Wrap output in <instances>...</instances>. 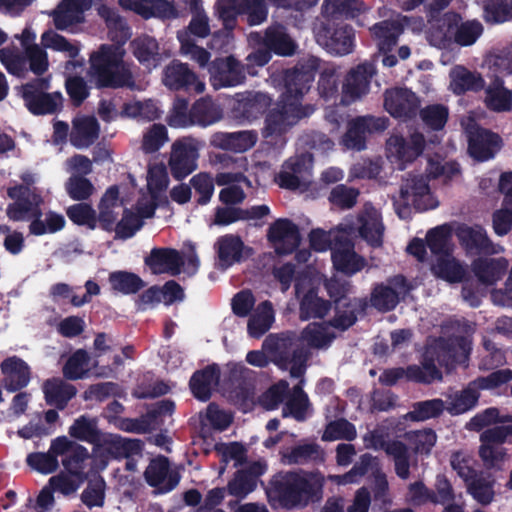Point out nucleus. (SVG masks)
Masks as SVG:
<instances>
[{
	"instance_id": "1",
	"label": "nucleus",
	"mask_w": 512,
	"mask_h": 512,
	"mask_svg": "<svg viewBox=\"0 0 512 512\" xmlns=\"http://www.w3.org/2000/svg\"><path fill=\"white\" fill-rule=\"evenodd\" d=\"M97 14L103 19L113 44H102L90 55L88 76L97 89H130L136 87L131 67L124 61L123 46L132 36L131 27L115 8L100 4Z\"/></svg>"
},
{
	"instance_id": "2",
	"label": "nucleus",
	"mask_w": 512,
	"mask_h": 512,
	"mask_svg": "<svg viewBox=\"0 0 512 512\" xmlns=\"http://www.w3.org/2000/svg\"><path fill=\"white\" fill-rule=\"evenodd\" d=\"M325 477L318 470H281L267 485L261 481L268 502L286 510L303 509L318 504L324 496Z\"/></svg>"
},
{
	"instance_id": "3",
	"label": "nucleus",
	"mask_w": 512,
	"mask_h": 512,
	"mask_svg": "<svg viewBox=\"0 0 512 512\" xmlns=\"http://www.w3.org/2000/svg\"><path fill=\"white\" fill-rule=\"evenodd\" d=\"M449 4V0H435L429 5L427 12L428 38L436 46H446L454 41L460 46L473 45L483 33V25L478 20L462 22L459 13L441 11Z\"/></svg>"
},
{
	"instance_id": "4",
	"label": "nucleus",
	"mask_w": 512,
	"mask_h": 512,
	"mask_svg": "<svg viewBox=\"0 0 512 512\" xmlns=\"http://www.w3.org/2000/svg\"><path fill=\"white\" fill-rule=\"evenodd\" d=\"M512 380V370H497L469 382L463 389L449 393L444 400L446 411L459 416L473 410L479 402L480 390L498 388Z\"/></svg>"
},
{
	"instance_id": "5",
	"label": "nucleus",
	"mask_w": 512,
	"mask_h": 512,
	"mask_svg": "<svg viewBox=\"0 0 512 512\" xmlns=\"http://www.w3.org/2000/svg\"><path fill=\"white\" fill-rule=\"evenodd\" d=\"M315 111L311 104L297 105L281 98L275 108L265 117L262 136L269 144L276 145L287 131V127L309 117Z\"/></svg>"
},
{
	"instance_id": "6",
	"label": "nucleus",
	"mask_w": 512,
	"mask_h": 512,
	"mask_svg": "<svg viewBox=\"0 0 512 512\" xmlns=\"http://www.w3.org/2000/svg\"><path fill=\"white\" fill-rule=\"evenodd\" d=\"M321 60L310 56L299 60L292 68L285 69L282 73L284 92L282 99L297 105H303L302 99L309 92L320 70Z\"/></svg>"
},
{
	"instance_id": "7",
	"label": "nucleus",
	"mask_w": 512,
	"mask_h": 512,
	"mask_svg": "<svg viewBox=\"0 0 512 512\" xmlns=\"http://www.w3.org/2000/svg\"><path fill=\"white\" fill-rule=\"evenodd\" d=\"M316 41L330 54L344 56L354 49L355 31L345 21L323 19L314 28Z\"/></svg>"
},
{
	"instance_id": "8",
	"label": "nucleus",
	"mask_w": 512,
	"mask_h": 512,
	"mask_svg": "<svg viewBox=\"0 0 512 512\" xmlns=\"http://www.w3.org/2000/svg\"><path fill=\"white\" fill-rule=\"evenodd\" d=\"M49 88L50 79L46 77L34 78L21 86V97L33 115L53 114L62 105L61 93H47Z\"/></svg>"
},
{
	"instance_id": "9",
	"label": "nucleus",
	"mask_w": 512,
	"mask_h": 512,
	"mask_svg": "<svg viewBox=\"0 0 512 512\" xmlns=\"http://www.w3.org/2000/svg\"><path fill=\"white\" fill-rule=\"evenodd\" d=\"M52 451L62 457V465L70 475L80 480L86 476V461L90 457L87 448L60 436L52 440Z\"/></svg>"
},
{
	"instance_id": "10",
	"label": "nucleus",
	"mask_w": 512,
	"mask_h": 512,
	"mask_svg": "<svg viewBox=\"0 0 512 512\" xmlns=\"http://www.w3.org/2000/svg\"><path fill=\"white\" fill-rule=\"evenodd\" d=\"M376 73L375 64L369 61L351 68L342 84L341 102L350 104L366 95L370 90L371 79Z\"/></svg>"
},
{
	"instance_id": "11",
	"label": "nucleus",
	"mask_w": 512,
	"mask_h": 512,
	"mask_svg": "<svg viewBox=\"0 0 512 512\" xmlns=\"http://www.w3.org/2000/svg\"><path fill=\"white\" fill-rule=\"evenodd\" d=\"M210 83L215 89L234 87L246 79L244 67L233 55L216 57L208 67Z\"/></svg>"
},
{
	"instance_id": "12",
	"label": "nucleus",
	"mask_w": 512,
	"mask_h": 512,
	"mask_svg": "<svg viewBox=\"0 0 512 512\" xmlns=\"http://www.w3.org/2000/svg\"><path fill=\"white\" fill-rule=\"evenodd\" d=\"M332 248L331 259L334 268L347 276L355 275L366 265V259L355 252V244L350 234L346 231L343 237L336 238Z\"/></svg>"
},
{
	"instance_id": "13",
	"label": "nucleus",
	"mask_w": 512,
	"mask_h": 512,
	"mask_svg": "<svg viewBox=\"0 0 512 512\" xmlns=\"http://www.w3.org/2000/svg\"><path fill=\"white\" fill-rule=\"evenodd\" d=\"M163 83L170 90L202 93L205 84L201 82L188 64L172 60L164 69Z\"/></svg>"
},
{
	"instance_id": "14",
	"label": "nucleus",
	"mask_w": 512,
	"mask_h": 512,
	"mask_svg": "<svg viewBox=\"0 0 512 512\" xmlns=\"http://www.w3.org/2000/svg\"><path fill=\"white\" fill-rule=\"evenodd\" d=\"M424 148L425 139L420 133L412 134L409 140L401 135H392L386 142L388 157L395 159L400 170H404L406 163L413 162L420 156Z\"/></svg>"
},
{
	"instance_id": "15",
	"label": "nucleus",
	"mask_w": 512,
	"mask_h": 512,
	"mask_svg": "<svg viewBox=\"0 0 512 512\" xmlns=\"http://www.w3.org/2000/svg\"><path fill=\"white\" fill-rule=\"evenodd\" d=\"M144 478L158 493L165 494L176 488L181 477L178 471L170 468L169 459L160 455L149 462L144 471Z\"/></svg>"
},
{
	"instance_id": "16",
	"label": "nucleus",
	"mask_w": 512,
	"mask_h": 512,
	"mask_svg": "<svg viewBox=\"0 0 512 512\" xmlns=\"http://www.w3.org/2000/svg\"><path fill=\"white\" fill-rule=\"evenodd\" d=\"M198 149L190 139L177 140L172 145L169 167L176 180H182L197 168Z\"/></svg>"
},
{
	"instance_id": "17",
	"label": "nucleus",
	"mask_w": 512,
	"mask_h": 512,
	"mask_svg": "<svg viewBox=\"0 0 512 512\" xmlns=\"http://www.w3.org/2000/svg\"><path fill=\"white\" fill-rule=\"evenodd\" d=\"M385 128L386 123L382 118L358 116L348 122L342 142L348 149L362 151L366 149V135L375 131H383Z\"/></svg>"
},
{
	"instance_id": "18",
	"label": "nucleus",
	"mask_w": 512,
	"mask_h": 512,
	"mask_svg": "<svg viewBox=\"0 0 512 512\" xmlns=\"http://www.w3.org/2000/svg\"><path fill=\"white\" fill-rule=\"evenodd\" d=\"M267 470L266 463L252 462L248 467L238 469L227 483V493L241 500L252 493L258 484L259 478Z\"/></svg>"
},
{
	"instance_id": "19",
	"label": "nucleus",
	"mask_w": 512,
	"mask_h": 512,
	"mask_svg": "<svg viewBox=\"0 0 512 512\" xmlns=\"http://www.w3.org/2000/svg\"><path fill=\"white\" fill-rule=\"evenodd\" d=\"M401 199H411L412 206L418 212L435 209L438 201L430 191L427 180L421 175L410 176L401 185Z\"/></svg>"
},
{
	"instance_id": "20",
	"label": "nucleus",
	"mask_w": 512,
	"mask_h": 512,
	"mask_svg": "<svg viewBox=\"0 0 512 512\" xmlns=\"http://www.w3.org/2000/svg\"><path fill=\"white\" fill-rule=\"evenodd\" d=\"M267 238L276 245L278 254L293 253L301 241L298 226L287 218H280L273 222L268 229Z\"/></svg>"
},
{
	"instance_id": "21",
	"label": "nucleus",
	"mask_w": 512,
	"mask_h": 512,
	"mask_svg": "<svg viewBox=\"0 0 512 512\" xmlns=\"http://www.w3.org/2000/svg\"><path fill=\"white\" fill-rule=\"evenodd\" d=\"M384 107L395 118L411 119L419 110L420 100L408 88H395L385 92Z\"/></svg>"
},
{
	"instance_id": "22",
	"label": "nucleus",
	"mask_w": 512,
	"mask_h": 512,
	"mask_svg": "<svg viewBox=\"0 0 512 512\" xmlns=\"http://www.w3.org/2000/svg\"><path fill=\"white\" fill-rule=\"evenodd\" d=\"M501 147V137L488 129L477 127L469 133V155L479 162L488 161L494 158Z\"/></svg>"
},
{
	"instance_id": "23",
	"label": "nucleus",
	"mask_w": 512,
	"mask_h": 512,
	"mask_svg": "<svg viewBox=\"0 0 512 512\" xmlns=\"http://www.w3.org/2000/svg\"><path fill=\"white\" fill-rule=\"evenodd\" d=\"M333 305L334 316L327 324L339 331H346L358 320V315L364 314L368 307L366 298H344L335 301Z\"/></svg>"
},
{
	"instance_id": "24",
	"label": "nucleus",
	"mask_w": 512,
	"mask_h": 512,
	"mask_svg": "<svg viewBox=\"0 0 512 512\" xmlns=\"http://www.w3.org/2000/svg\"><path fill=\"white\" fill-rule=\"evenodd\" d=\"M0 370L3 375L1 384L10 393L24 389L31 380L29 365L16 355L5 358L0 364Z\"/></svg>"
},
{
	"instance_id": "25",
	"label": "nucleus",
	"mask_w": 512,
	"mask_h": 512,
	"mask_svg": "<svg viewBox=\"0 0 512 512\" xmlns=\"http://www.w3.org/2000/svg\"><path fill=\"white\" fill-rule=\"evenodd\" d=\"M92 6V0H61L52 12L54 26L57 30L84 22V12Z\"/></svg>"
},
{
	"instance_id": "26",
	"label": "nucleus",
	"mask_w": 512,
	"mask_h": 512,
	"mask_svg": "<svg viewBox=\"0 0 512 512\" xmlns=\"http://www.w3.org/2000/svg\"><path fill=\"white\" fill-rule=\"evenodd\" d=\"M144 262L154 274L169 273L173 276L180 274L185 264L180 252L174 248H153Z\"/></svg>"
},
{
	"instance_id": "27",
	"label": "nucleus",
	"mask_w": 512,
	"mask_h": 512,
	"mask_svg": "<svg viewBox=\"0 0 512 512\" xmlns=\"http://www.w3.org/2000/svg\"><path fill=\"white\" fill-rule=\"evenodd\" d=\"M408 372L411 382L431 384L434 381H441L443 375L438 368V356L435 346L426 347L421 355L420 365H408Z\"/></svg>"
},
{
	"instance_id": "28",
	"label": "nucleus",
	"mask_w": 512,
	"mask_h": 512,
	"mask_svg": "<svg viewBox=\"0 0 512 512\" xmlns=\"http://www.w3.org/2000/svg\"><path fill=\"white\" fill-rule=\"evenodd\" d=\"M220 376V367L216 363L195 371L189 381V387L193 396L197 400L208 401L212 395V387L219 384Z\"/></svg>"
},
{
	"instance_id": "29",
	"label": "nucleus",
	"mask_w": 512,
	"mask_h": 512,
	"mask_svg": "<svg viewBox=\"0 0 512 512\" xmlns=\"http://www.w3.org/2000/svg\"><path fill=\"white\" fill-rule=\"evenodd\" d=\"M261 44L279 56H292L298 47L287 32V28L279 23L272 24L265 29Z\"/></svg>"
},
{
	"instance_id": "30",
	"label": "nucleus",
	"mask_w": 512,
	"mask_h": 512,
	"mask_svg": "<svg viewBox=\"0 0 512 512\" xmlns=\"http://www.w3.org/2000/svg\"><path fill=\"white\" fill-rule=\"evenodd\" d=\"M272 99L264 93H248L237 99L234 107V116L242 121L251 122L263 115L271 105Z\"/></svg>"
},
{
	"instance_id": "31",
	"label": "nucleus",
	"mask_w": 512,
	"mask_h": 512,
	"mask_svg": "<svg viewBox=\"0 0 512 512\" xmlns=\"http://www.w3.org/2000/svg\"><path fill=\"white\" fill-rule=\"evenodd\" d=\"M130 48L133 56L145 68L151 70L161 64L159 43L154 37L146 34L137 36L130 42Z\"/></svg>"
},
{
	"instance_id": "32",
	"label": "nucleus",
	"mask_w": 512,
	"mask_h": 512,
	"mask_svg": "<svg viewBox=\"0 0 512 512\" xmlns=\"http://www.w3.org/2000/svg\"><path fill=\"white\" fill-rule=\"evenodd\" d=\"M215 248L219 266L222 269H227L235 263H240L244 259L243 250L245 245L238 235L226 234L220 236L215 243Z\"/></svg>"
},
{
	"instance_id": "33",
	"label": "nucleus",
	"mask_w": 512,
	"mask_h": 512,
	"mask_svg": "<svg viewBox=\"0 0 512 512\" xmlns=\"http://www.w3.org/2000/svg\"><path fill=\"white\" fill-rule=\"evenodd\" d=\"M404 27L397 20H383L375 23L370 28L372 38L382 53H389L396 46Z\"/></svg>"
},
{
	"instance_id": "34",
	"label": "nucleus",
	"mask_w": 512,
	"mask_h": 512,
	"mask_svg": "<svg viewBox=\"0 0 512 512\" xmlns=\"http://www.w3.org/2000/svg\"><path fill=\"white\" fill-rule=\"evenodd\" d=\"M457 237L468 251H475L477 253L492 252V241L489 239L486 230L482 226L476 225L472 227L464 225L459 227Z\"/></svg>"
},
{
	"instance_id": "35",
	"label": "nucleus",
	"mask_w": 512,
	"mask_h": 512,
	"mask_svg": "<svg viewBox=\"0 0 512 512\" xmlns=\"http://www.w3.org/2000/svg\"><path fill=\"white\" fill-rule=\"evenodd\" d=\"M43 392L48 405H54L58 409H64L68 402L76 396L77 389L72 384L57 378H52L44 382Z\"/></svg>"
},
{
	"instance_id": "36",
	"label": "nucleus",
	"mask_w": 512,
	"mask_h": 512,
	"mask_svg": "<svg viewBox=\"0 0 512 512\" xmlns=\"http://www.w3.org/2000/svg\"><path fill=\"white\" fill-rule=\"evenodd\" d=\"M505 259L479 258L474 260L472 269L478 280L485 285H493L500 280L507 270Z\"/></svg>"
},
{
	"instance_id": "37",
	"label": "nucleus",
	"mask_w": 512,
	"mask_h": 512,
	"mask_svg": "<svg viewBox=\"0 0 512 512\" xmlns=\"http://www.w3.org/2000/svg\"><path fill=\"white\" fill-rule=\"evenodd\" d=\"M105 451L115 459H129L141 455L144 443L140 439L125 438L120 435H110L104 441Z\"/></svg>"
},
{
	"instance_id": "38",
	"label": "nucleus",
	"mask_w": 512,
	"mask_h": 512,
	"mask_svg": "<svg viewBox=\"0 0 512 512\" xmlns=\"http://www.w3.org/2000/svg\"><path fill=\"white\" fill-rule=\"evenodd\" d=\"M485 105L495 112L509 111L512 107V92L505 88L501 77L495 76L485 89Z\"/></svg>"
},
{
	"instance_id": "39",
	"label": "nucleus",
	"mask_w": 512,
	"mask_h": 512,
	"mask_svg": "<svg viewBox=\"0 0 512 512\" xmlns=\"http://www.w3.org/2000/svg\"><path fill=\"white\" fill-rule=\"evenodd\" d=\"M362 5L361 0H325L322 5V13L324 19L344 21L358 17L362 11Z\"/></svg>"
},
{
	"instance_id": "40",
	"label": "nucleus",
	"mask_w": 512,
	"mask_h": 512,
	"mask_svg": "<svg viewBox=\"0 0 512 512\" xmlns=\"http://www.w3.org/2000/svg\"><path fill=\"white\" fill-rule=\"evenodd\" d=\"M100 126L96 118L83 117L74 122L70 141L76 148H87L99 137Z\"/></svg>"
},
{
	"instance_id": "41",
	"label": "nucleus",
	"mask_w": 512,
	"mask_h": 512,
	"mask_svg": "<svg viewBox=\"0 0 512 512\" xmlns=\"http://www.w3.org/2000/svg\"><path fill=\"white\" fill-rule=\"evenodd\" d=\"M332 308L329 300L318 296L315 288H310L302 297L299 306L301 320L323 319Z\"/></svg>"
},
{
	"instance_id": "42",
	"label": "nucleus",
	"mask_w": 512,
	"mask_h": 512,
	"mask_svg": "<svg viewBox=\"0 0 512 512\" xmlns=\"http://www.w3.org/2000/svg\"><path fill=\"white\" fill-rule=\"evenodd\" d=\"M454 93L461 95L467 91L479 92L485 87V80L478 72L464 66H456L450 73Z\"/></svg>"
},
{
	"instance_id": "43",
	"label": "nucleus",
	"mask_w": 512,
	"mask_h": 512,
	"mask_svg": "<svg viewBox=\"0 0 512 512\" xmlns=\"http://www.w3.org/2000/svg\"><path fill=\"white\" fill-rule=\"evenodd\" d=\"M274 321V309L269 300L258 304L254 313L250 314L247 330L253 338L262 337L271 327Z\"/></svg>"
},
{
	"instance_id": "44",
	"label": "nucleus",
	"mask_w": 512,
	"mask_h": 512,
	"mask_svg": "<svg viewBox=\"0 0 512 512\" xmlns=\"http://www.w3.org/2000/svg\"><path fill=\"white\" fill-rule=\"evenodd\" d=\"M41 197L32 194L29 197L9 203L6 208L7 217L15 222L33 220L40 214Z\"/></svg>"
},
{
	"instance_id": "45",
	"label": "nucleus",
	"mask_w": 512,
	"mask_h": 512,
	"mask_svg": "<svg viewBox=\"0 0 512 512\" xmlns=\"http://www.w3.org/2000/svg\"><path fill=\"white\" fill-rule=\"evenodd\" d=\"M41 197L32 194L29 197L9 203L6 208L7 217L15 222L33 220L40 214Z\"/></svg>"
},
{
	"instance_id": "46",
	"label": "nucleus",
	"mask_w": 512,
	"mask_h": 512,
	"mask_svg": "<svg viewBox=\"0 0 512 512\" xmlns=\"http://www.w3.org/2000/svg\"><path fill=\"white\" fill-rule=\"evenodd\" d=\"M385 453L393 459L396 475L406 480L410 476V452L408 446L399 440H389L382 444Z\"/></svg>"
},
{
	"instance_id": "47",
	"label": "nucleus",
	"mask_w": 512,
	"mask_h": 512,
	"mask_svg": "<svg viewBox=\"0 0 512 512\" xmlns=\"http://www.w3.org/2000/svg\"><path fill=\"white\" fill-rule=\"evenodd\" d=\"M284 462L289 465H304L310 462L321 463L324 453L320 445L312 443L299 444L292 447L283 455Z\"/></svg>"
},
{
	"instance_id": "48",
	"label": "nucleus",
	"mask_w": 512,
	"mask_h": 512,
	"mask_svg": "<svg viewBox=\"0 0 512 512\" xmlns=\"http://www.w3.org/2000/svg\"><path fill=\"white\" fill-rule=\"evenodd\" d=\"M360 236L372 247H380L383 244L384 225L379 214L367 212L359 217Z\"/></svg>"
},
{
	"instance_id": "49",
	"label": "nucleus",
	"mask_w": 512,
	"mask_h": 512,
	"mask_svg": "<svg viewBox=\"0 0 512 512\" xmlns=\"http://www.w3.org/2000/svg\"><path fill=\"white\" fill-rule=\"evenodd\" d=\"M108 282L112 291L123 295L136 294L146 285L139 275L125 270L111 272L108 276Z\"/></svg>"
},
{
	"instance_id": "50",
	"label": "nucleus",
	"mask_w": 512,
	"mask_h": 512,
	"mask_svg": "<svg viewBox=\"0 0 512 512\" xmlns=\"http://www.w3.org/2000/svg\"><path fill=\"white\" fill-rule=\"evenodd\" d=\"M292 338L281 335H269L263 342L264 350L271 356L274 364L284 367L289 364V355L292 352Z\"/></svg>"
},
{
	"instance_id": "51",
	"label": "nucleus",
	"mask_w": 512,
	"mask_h": 512,
	"mask_svg": "<svg viewBox=\"0 0 512 512\" xmlns=\"http://www.w3.org/2000/svg\"><path fill=\"white\" fill-rule=\"evenodd\" d=\"M451 239L452 229L448 224L430 229L425 238L427 247L437 257L452 254Z\"/></svg>"
},
{
	"instance_id": "52",
	"label": "nucleus",
	"mask_w": 512,
	"mask_h": 512,
	"mask_svg": "<svg viewBox=\"0 0 512 512\" xmlns=\"http://www.w3.org/2000/svg\"><path fill=\"white\" fill-rule=\"evenodd\" d=\"M41 40L46 48L67 53L68 57L71 58V60L66 62L65 68L67 70L71 67L76 68L77 66L82 65V63L75 60L80 51L79 47L69 42L63 35L52 31H46L42 34Z\"/></svg>"
},
{
	"instance_id": "53",
	"label": "nucleus",
	"mask_w": 512,
	"mask_h": 512,
	"mask_svg": "<svg viewBox=\"0 0 512 512\" xmlns=\"http://www.w3.org/2000/svg\"><path fill=\"white\" fill-rule=\"evenodd\" d=\"M432 271L438 278L449 283L462 282L466 275L465 268L452 257V254L437 257L436 262L432 265Z\"/></svg>"
},
{
	"instance_id": "54",
	"label": "nucleus",
	"mask_w": 512,
	"mask_h": 512,
	"mask_svg": "<svg viewBox=\"0 0 512 512\" xmlns=\"http://www.w3.org/2000/svg\"><path fill=\"white\" fill-rule=\"evenodd\" d=\"M318 92L326 101L339 96L340 72L334 64L320 65Z\"/></svg>"
},
{
	"instance_id": "55",
	"label": "nucleus",
	"mask_w": 512,
	"mask_h": 512,
	"mask_svg": "<svg viewBox=\"0 0 512 512\" xmlns=\"http://www.w3.org/2000/svg\"><path fill=\"white\" fill-rule=\"evenodd\" d=\"M42 215L41 210L40 214L30 222L28 228L31 235L42 236L45 234H54L65 227L66 220L62 214L50 210L45 213L44 220H42Z\"/></svg>"
},
{
	"instance_id": "56",
	"label": "nucleus",
	"mask_w": 512,
	"mask_h": 512,
	"mask_svg": "<svg viewBox=\"0 0 512 512\" xmlns=\"http://www.w3.org/2000/svg\"><path fill=\"white\" fill-rule=\"evenodd\" d=\"M190 116L192 118V126L207 127L221 118V114L217 106L212 100L200 98L196 100L190 107Z\"/></svg>"
},
{
	"instance_id": "57",
	"label": "nucleus",
	"mask_w": 512,
	"mask_h": 512,
	"mask_svg": "<svg viewBox=\"0 0 512 512\" xmlns=\"http://www.w3.org/2000/svg\"><path fill=\"white\" fill-rule=\"evenodd\" d=\"M400 301L398 292L384 283L376 284L370 294V304L380 312H389L396 308Z\"/></svg>"
},
{
	"instance_id": "58",
	"label": "nucleus",
	"mask_w": 512,
	"mask_h": 512,
	"mask_svg": "<svg viewBox=\"0 0 512 512\" xmlns=\"http://www.w3.org/2000/svg\"><path fill=\"white\" fill-rule=\"evenodd\" d=\"M69 435L90 444H98L101 441V432L97 427L96 419H90L84 415L77 418L69 427Z\"/></svg>"
},
{
	"instance_id": "59",
	"label": "nucleus",
	"mask_w": 512,
	"mask_h": 512,
	"mask_svg": "<svg viewBox=\"0 0 512 512\" xmlns=\"http://www.w3.org/2000/svg\"><path fill=\"white\" fill-rule=\"evenodd\" d=\"M487 23L500 24L512 19V0H482Z\"/></svg>"
},
{
	"instance_id": "60",
	"label": "nucleus",
	"mask_w": 512,
	"mask_h": 512,
	"mask_svg": "<svg viewBox=\"0 0 512 512\" xmlns=\"http://www.w3.org/2000/svg\"><path fill=\"white\" fill-rule=\"evenodd\" d=\"M240 12L249 26H258L267 21L269 7L264 0H240Z\"/></svg>"
},
{
	"instance_id": "61",
	"label": "nucleus",
	"mask_w": 512,
	"mask_h": 512,
	"mask_svg": "<svg viewBox=\"0 0 512 512\" xmlns=\"http://www.w3.org/2000/svg\"><path fill=\"white\" fill-rule=\"evenodd\" d=\"M310 406L309 398L306 392L296 385L293 388V396L285 403L282 415L283 417L292 416L297 421H304L307 418V410Z\"/></svg>"
},
{
	"instance_id": "62",
	"label": "nucleus",
	"mask_w": 512,
	"mask_h": 512,
	"mask_svg": "<svg viewBox=\"0 0 512 512\" xmlns=\"http://www.w3.org/2000/svg\"><path fill=\"white\" fill-rule=\"evenodd\" d=\"M90 357L86 350H76L66 361L63 375L68 380L83 379L89 370Z\"/></svg>"
},
{
	"instance_id": "63",
	"label": "nucleus",
	"mask_w": 512,
	"mask_h": 512,
	"mask_svg": "<svg viewBox=\"0 0 512 512\" xmlns=\"http://www.w3.org/2000/svg\"><path fill=\"white\" fill-rule=\"evenodd\" d=\"M66 215L78 226H85L91 230L97 227V213L88 203L80 202L69 206L66 209Z\"/></svg>"
},
{
	"instance_id": "64",
	"label": "nucleus",
	"mask_w": 512,
	"mask_h": 512,
	"mask_svg": "<svg viewBox=\"0 0 512 512\" xmlns=\"http://www.w3.org/2000/svg\"><path fill=\"white\" fill-rule=\"evenodd\" d=\"M303 339L312 348L321 349L330 346L335 339L334 333H329L324 324L310 323L302 332Z\"/></svg>"
}]
</instances>
